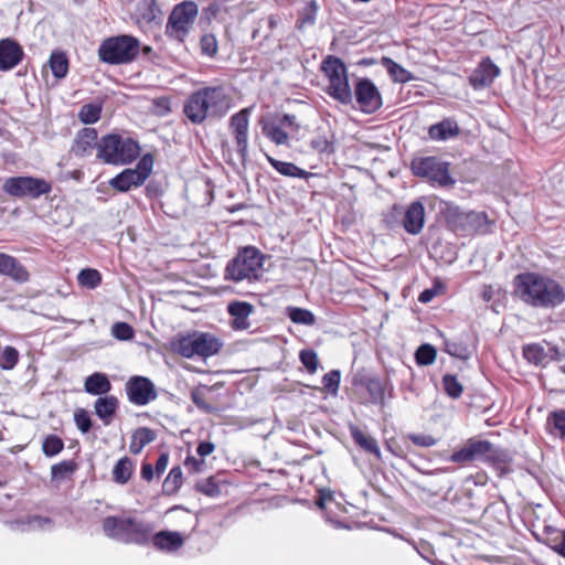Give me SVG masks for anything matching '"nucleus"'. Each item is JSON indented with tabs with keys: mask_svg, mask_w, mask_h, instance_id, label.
<instances>
[{
	"mask_svg": "<svg viewBox=\"0 0 565 565\" xmlns=\"http://www.w3.org/2000/svg\"><path fill=\"white\" fill-rule=\"evenodd\" d=\"M232 108V97L222 86H204L192 92L183 103V113L193 125L221 120Z\"/></svg>",
	"mask_w": 565,
	"mask_h": 565,
	"instance_id": "nucleus-1",
	"label": "nucleus"
},
{
	"mask_svg": "<svg viewBox=\"0 0 565 565\" xmlns=\"http://www.w3.org/2000/svg\"><path fill=\"white\" fill-rule=\"evenodd\" d=\"M154 525L137 518L108 515L103 520L104 534L124 544L147 545Z\"/></svg>",
	"mask_w": 565,
	"mask_h": 565,
	"instance_id": "nucleus-2",
	"label": "nucleus"
},
{
	"mask_svg": "<svg viewBox=\"0 0 565 565\" xmlns=\"http://www.w3.org/2000/svg\"><path fill=\"white\" fill-rule=\"evenodd\" d=\"M441 213L446 226L457 236L484 235L490 231L491 222L486 212L465 211L451 202H445Z\"/></svg>",
	"mask_w": 565,
	"mask_h": 565,
	"instance_id": "nucleus-3",
	"label": "nucleus"
},
{
	"mask_svg": "<svg viewBox=\"0 0 565 565\" xmlns=\"http://www.w3.org/2000/svg\"><path fill=\"white\" fill-rule=\"evenodd\" d=\"M140 145L131 137L119 134H108L99 139L96 157L106 164L125 166L134 162L140 156Z\"/></svg>",
	"mask_w": 565,
	"mask_h": 565,
	"instance_id": "nucleus-4",
	"label": "nucleus"
},
{
	"mask_svg": "<svg viewBox=\"0 0 565 565\" xmlns=\"http://www.w3.org/2000/svg\"><path fill=\"white\" fill-rule=\"evenodd\" d=\"M97 54L108 65L130 64L140 54V41L130 34L113 35L102 41Z\"/></svg>",
	"mask_w": 565,
	"mask_h": 565,
	"instance_id": "nucleus-5",
	"label": "nucleus"
},
{
	"mask_svg": "<svg viewBox=\"0 0 565 565\" xmlns=\"http://www.w3.org/2000/svg\"><path fill=\"white\" fill-rule=\"evenodd\" d=\"M265 255L254 246L238 250L225 268V279L233 281L258 280L263 276Z\"/></svg>",
	"mask_w": 565,
	"mask_h": 565,
	"instance_id": "nucleus-6",
	"label": "nucleus"
},
{
	"mask_svg": "<svg viewBox=\"0 0 565 565\" xmlns=\"http://www.w3.org/2000/svg\"><path fill=\"white\" fill-rule=\"evenodd\" d=\"M320 71L329 82L326 93L342 105H351L353 94L345 63L338 56L327 55L320 63Z\"/></svg>",
	"mask_w": 565,
	"mask_h": 565,
	"instance_id": "nucleus-7",
	"label": "nucleus"
},
{
	"mask_svg": "<svg viewBox=\"0 0 565 565\" xmlns=\"http://www.w3.org/2000/svg\"><path fill=\"white\" fill-rule=\"evenodd\" d=\"M222 347L223 342L216 335L200 331L179 335L172 342L173 351L186 359L213 356L221 351Z\"/></svg>",
	"mask_w": 565,
	"mask_h": 565,
	"instance_id": "nucleus-8",
	"label": "nucleus"
},
{
	"mask_svg": "<svg viewBox=\"0 0 565 565\" xmlns=\"http://www.w3.org/2000/svg\"><path fill=\"white\" fill-rule=\"evenodd\" d=\"M412 173L425 179L431 185L441 188L455 184V179L450 174V164L438 157H418L411 162Z\"/></svg>",
	"mask_w": 565,
	"mask_h": 565,
	"instance_id": "nucleus-9",
	"label": "nucleus"
},
{
	"mask_svg": "<svg viewBox=\"0 0 565 565\" xmlns=\"http://www.w3.org/2000/svg\"><path fill=\"white\" fill-rule=\"evenodd\" d=\"M199 13V8L193 1H183L171 11L167 24L166 35L178 42H184L192 29Z\"/></svg>",
	"mask_w": 565,
	"mask_h": 565,
	"instance_id": "nucleus-10",
	"label": "nucleus"
},
{
	"mask_svg": "<svg viewBox=\"0 0 565 565\" xmlns=\"http://www.w3.org/2000/svg\"><path fill=\"white\" fill-rule=\"evenodd\" d=\"M2 190L13 198L36 200L51 193L52 183L31 175L10 177L6 179Z\"/></svg>",
	"mask_w": 565,
	"mask_h": 565,
	"instance_id": "nucleus-11",
	"label": "nucleus"
},
{
	"mask_svg": "<svg viewBox=\"0 0 565 565\" xmlns=\"http://www.w3.org/2000/svg\"><path fill=\"white\" fill-rule=\"evenodd\" d=\"M565 301V289L555 279L532 275V306L552 309Z\"/></svg>",
	"mask_w": 565,
	"mask_h": 565,
	"instance_id": "nucleus-12",
	"label": "nucleus"
},
{
	"mask_svg": "<svg viewBox=\"0 0 565 565\" xmlns=\"http://www.w3.org/2000/svg\"><path fill=\"white\" fill-rule=\"evenodd\" d=\"M153 168V157L151 153L143 154L138 161L136 168H127L116 174L108 181L110 188L118 192H128L132 188H138L145 183L151 174Z\"/></svg>",
	"mask_w": 565,
	"mask_h": 565,
	"instance_id": "nucleus-13",
	"label": "nucleus"
},
{
	"mask_svg": "<svg viewBox=\"0 0 565 565\" xmlns=\"http://www.w3.org/2000/svg\"><path fill=\"white\" fill-rule=\"evenodd\" d=\"M352 384L364 387L369 394V403L380 407L386 406L395 396L394 385L388 377L358 374L353 377Z\"/></svg>",
	"mask_w": 565,
	"mask_h": 565,
	"instance_id": "nucleus-14",
	"label": "nucleus"
},
{
	"mask_svg": "<svg viewBox=\"0 0 565 565\" xmlns=\"http://www.w3.org/2000/svg\"><path fill=\"white\" fill-rule=\"evenodd\" d=\"M252 107H246L233 114L228 120V128L234 137L236 150L242 162L248 156V128Z\"/></svg>",
	"mask_w": 565,
	"mask_h": 565,
	"instance_id": "nucleus-15",
	"label": "nucleus"
},
{
	"mask_svg": "<svg viewBox=\"0 0 565 565\" xmlns=\"http://www.w3.org/2000/svg\"><path fill=\"white\" fill-rule=\"evenodd\" d=\"M354 98L359 109L364 114H374L383 105L382 95L370 78H359L354 84Z\"/></svg>",
	"mask_w": 565,
	"mask_h": 565,
	"instance_id": "nucleus-16",
	"label": "nucleus"
},
{
	"mask_svg": "<svg viewBox=\"0 0 565 565\" xmlns=\"http://www.w3.org/2000/svg\"><path fill=\"white\" fill-rule=\"evenodd\" d=\"M125 390L129 402L138 406H145L158 396L153 382L141 375L131 376L127 381Z\"/></svg>",
	"mask_w": 565,
	"mask_h": 565,
	"instance_id": "nucleus-17",
	"label": "nucleus"
},
{
	"mask_svg": "<svg viewBox=\"0 0 565 565\" xmlns=\"http://www.w3.org/2000/svg\"><path fill=\"white\" fill-rule=\"evenodd\" d=\"M98 147L99 139L97 130L95 128L85 127L76 132L71 146V153L75 157L84 158L90 156L94 149L98 151Z\"/></svg>",
	"mask_w": 565,
	"mask_h": 565,
	"instance_id": "nucleus-18",
	"label": "nucleus"
},
{
	"mask_svg": "<svg viewBox=\"0 0 565 565\" xmlns=\"http://www.w3.org/2000/svg\"><path fill=\"white\" fill-rule=\"evenodd\" d=\"M22 46L13 39L0 40V71L7 72L14 68L23 58Z\"/></svg>",
	"mask_w": 565,
	"mask_h": 565,
	"instance_id": "nucleus-19",
	"label": "nucleus"
},
{
	"mask_svg": "<svg viewBox=\"0 0 565 565\" xmlns=\"http://www.w3.org/2000/svg\"><path fill=\"white\" fill-rule=\"evenodd\" d=\"M425 224V206L420 201L412 202L406 209L403 207V228L411 235L422 232Z\"/></svg>",
	"mask_w": 565,
	"mask_h": 565,
	"instance_id": "nucleus-20",
	"label": "nucleus"
},
{
	"mask_svg": "<svg viewBox=\"0 0 565 565\" xmlns=\"http://www.w3.org/2000/svg\"><path fill=\"white\" fill-rule=\"evenodd\" d=\"M500 74L499 67L489 58H483L469 76V83L475 89L490 86Z\"/></svg>",
	"mask_w": 565,
	"mask_h": 565,
	"instance_id": "nucleus-21",
	"label": "nucleus"
},
{
	"mask_svg": "<svg viewBox=\"0 0 565 565\" xmlns=\"http://www.w3.org/2000/svg\"><path fill=\"white\" fill-rule=\"evenodd\" d=\"M0 275L8 276L18 284H25L30 280L26 267L15 257L6 253H0Z\"/></svg>",
	"mask_w": 565,
	"mask_h": 565,
	"instance_id": "nucleus-22",
	"label": "nucleus"
},
{
	"mask_svg": "<svg viewBox=\"0 0 565 565\" xmlns=\"http://www.w3.org/2000/svg\"><path fill=\"white\" fill-rule=\"evenodd\" d=\"M532 535L539 542L550 546L553 551L565 557V531L551 525H544L542 530L532 531Z\"/></svg>",
	"mask_w": 565,
	"mask_h": 565,
	"instance_id": "nucleus-23",
	"label": "nucleus"
},
{
	"mask_svg": "<svg viewBox=\"0 0 565 565\" xmlns=\"http://www.w3.org/2000/svg\"><path fill=\"white\" fill-rule=\"evenodd\" d=\"M227 312L233 318V330H246L250 327L248 318L254 312V306L247 301L235 300L227 305Z\"/></svg>",
	"mask_w": 565,
	"mask_h": 565,
	"instance_id": "nucleus-24",
	"label": "nucleus"
},
{
	"mask_svg": "<svg viewBox=\"0 0 565 565\" xmlns=\"http://www.w3.org/2000/svg\"><path fill=\"white\" fill-rule=\"evenodd\" d=\"M460 128L457 121L452 118H445L441 121L434 124L428 129V136L436 141H445L450 138L458 137Z\"/></svg>",
	"mask_w": 565,
	"mask_h": 565,
	"instance_id": "nucleus-25",
	"label": "nucleus"
},
{
	"mask_svg": "<svg viewBox=\"0 0 565 565\" xmlns=\"http://www.w3.org/2000/svg\"><path fill=\"white\" fill-rule=\"evenodd\" d=\"M119 407V401L114 395L100 396L95 401V414L105 426L111 424L114 416Z\"/></svg>",
	"mask_w": 565,
	"mask_h": 565,
	"instance_id": "nucleus-26",
	"label": "nucleus"
},
{
	"mask_svg": "<svg viewBox=\"0 0 565 565\" xmlns=\"http://www.w3.org/2000/svg\"><path fill=\"white\" fill-rule=\"evenodd\" d=\"M150 542L158 550L174 552L183 545V537L179 532L160 531L152 533Z\"/></svg>",
	"mask_w": 565,
	"mask_h": 565,
	"instance_id": "nucleus-27",
	"label": "nucleus"
},
{
	"mask_svg": "<svg viewBox=\"0 0 565 565\" xmlns=\"http://www.w3.org/2000/svg\"><path fill=\"white\" fill-rule=\"evenodd\" d=\"M84 390L90 395L102 396L111 391V383L107 374L95 372L87 376L84 382Z\"/></svg>",
	"mask_w": 565,
	"mask_h": 565,
	"instance_id": "nucleus-28",
	"label": "nucleus"
},
{
	"mask_svg": "<svg viewBox=\"0 0 565 565\" xmlns=\"http://www.w3.org/2000/svg\"><path fill=\"white\" fill-rule=\"evenodd\" d=\"M269 164L281 175L289 178H298L308 180L309 178L315 177L316 174L312 172H308L292 162L280 161L270 156H266Z\"/></svg>",
	"mask_w": 565,
	"mask_h": 565,
	"instance_id": "nucleus-29",
	"label": "nucleus"
},
{
	"mask_svg": "<svg viewBox=\"0 0 565 565\" xmlns=\"http://www.w3.org/2000/svg\"><path fill=\"white\" fill-rule=\"evenodd\" d=\"M511 461L512 459L507 450L491 443V450L488 452L484 462L493 466L501 475H505L512 471Z\"/></svg>",
	"mask_w": 565,
	"mask_h": 565,
	"instance_id": "nucleus-30",
	"label": "nucleus"
},
{
	"mask_svg": "<svg viewBox=\"0 0 565 565\" xmlns=\"http://www.w3.org/2000/svg\"><path fill=\"white\" fill-rule=\"evenodd\" d=\"M157 438V434L149 427H139L134 430L129 444V451L139 455L142 449Z\"/></svg>",
	"mask_w": 565,
	"mask_h": 565,
	"instance_id": "nucleus-31",
	"label": "nucleus"
},
{
	"mask_svg": "<svg viewBox=\"0 0 565 565\" xmlns=\"http://www.w3.org/2000/svg\"><path fill=\"white\" fill-rule=\"evenodd\" d=\"M350 435L353 441L363 450L373 454L377 459L381 458V450L374 437L365 435L359 427L351 426Z\"/></svg>",
	"mask_w": 565,
	"mask_h": 565,
	"instance_id": "nucleus-32",
	"label": "nucleus"
},
{
	"mask_svg": "<svg viewBox=\"0 0 565 565\" xmlns=\"http://www.w3.org/2000/svg\"><path fill=\"white\" fill-rule=\"evenodd\" d=\"M161 11L157 4V0H140L136 4L135 15L138 22L151 23Z\"/></svg>",
	"mask_w": 565,
	"mask_h": 565,
	"instance_id": "nucleus-33",
	"label": "nucleus"
},
{
	"mask_svg": "<svg viewBox=\"0 0 565 565\" xmlns=\"http://www.w3.org/2000/svg\"><path fill=\"white\" fill-rule=\"evenodd\" d=\"M24 531H49L54 526L51 518L41 515H28L15 522Z\"/></svg>",
	"mask_w": 565,
	"mask_h": 565,
	"instance_id": "nucleus-34",
	"label": "nucleus"
},
{
	"mask_svg": "<svg viewBox=\"0 0 565 565\" xmlns=\"http://www.w3.org/2000/svg\"><path fill=\"white\" fill-rule=\"evenodd\" d=\"M309 146L317 153L332 154L335 151L334 135H317L310 139Z\"/></svg>",
	"mask_w": 565,
	"mask_h": 565,
	"instance_id": "nucleus-35",
	"label": "nucleus"
},
{
	"mask_svg": "<svg viewBox=\"0 0 565 565\" xmlns=\"http://www.w3.org/2000/svg\"><path fill=\"white\" fill-rule=\"evenodd\" d=\"M49 64L54 77L61 79L67 75L68 72V58L62 51L52 52Z\"/></svg>",
	"mask_w": 565,
	"mask_h": 565,
	"instance_id": "nucleus-36",
	"label": "nucleus"
},
{
	"mask_svg": "<svg viewBox=\"0 0 565 565\" xmlns=\"http://www.w3.org/2000/svg\"><path fill=\"white\" fill-rule=\"evenodd\" d=\"M382 65L385 66L386 71L388 72L394 82L407 83L413 78L411 72L405 70L402 65H399L390 57H383Z\"/></svg>",
	"mask_w": 565,
	"mask_h": 565,
	"instance_id": "nucleus-37",
	"label": "nucleus"
},
{
	"mask_svg": "<svg viewBox=\"0 0 565 565\" xmlns=\"http://www.w3.org/2000/svg\"><path fill=\"white\" fill-rule=\"evenodd\" d=\"M183 483L182 470L179 466L173 467L166 477L162 484V492L166 495L175 494Z\"/></svg>",
	"mask_w": 565,
	"mask_h": 565,
	"instance_id": "nucleus-38",
	"label": "nucleus"
},
{
	"mask_svg": "<svg viewBox=\"0 0 565 565\" xmlns=\"http://www.w3.org/2000/svg\"><path fill=\"white\" fill-rule=\"evenodd\" d=\"M132 461L128 457L120 458L113 469V479L119 484H125L129 481L132 473Z\"/></svg>",
	"mask_w": 565,
	"mask_h": 565,
	"instance_id": "nucleus-39",
	"label": "nucleus"
},
{
	"mask_svg": "<svg viewBox=\"0 0 565 565\" xmlns=\"http://www.w3.org/2000/svg\"><path fill=\"white\" fill-rule=\"evenodd\" d=\"M286 315L297 324L312 326L316 322V317L309 309L288 306L286 308Z\"/></svg>",
	"mask_w": 565,
	"mask_h": 565,
	"instance_id": "nucleus-40",
	"label": "nucleus"
},
{
	"mask_svg": "<svg viewBox=\"0 0 565 565\" xmlns=\"http://www.w3.org/2000/svg\"><path fill=\"white\" fill-rule=\"evenodd\" d=\"M513 296L530 303V273H521L513 279Z\"/></svg>",
	"mask_w": 565,
	"mask_h": 565,
	"instance_id": "nucleus-41",
	"label": "nucleus"
},
{
	"mask_svg": "<svg viewBox=\"0 0 565 565\" xmlns=\"http://www.w3.org/2000/svg\"><path fill=\"white\" fill-rule=\"evenodd\" d=\"M317 11V2L315 0L308 2L307 6L298 14L296 28L298 30H303L308 25H313L316 23Z\"/></svg>",
	"mask_w": 565,
	"mask_h": 565,
	"instance_id": "nucleus-42",
	"label": "nucleus"
},
{
	"mask_svg": "<svg viewBox=\"0 0 565 565\" xmlns=\"http://www.w3.org/2000/svg\"><path fill=\"white\" fill-rule=\"evenodd\" d=\"M444 351L449 355L458 358L460 360H468L471 356V350L462 341H451L445 339Z\"/></svg>",
	"mask_w": 565,
	"mask_h": 565,
	"instance_id": "nucleus-43",
	"label": "nucleus"
},
{
	"mask_svg": "<svg viewBox=\"0 0 565 565\" xmlns=\"http://www.w3.org/2000/svg\"><path fill=\"white\" fill-rule=\"evenodd\" d=\"M437 350L429 343H424L415 351V361L419 366H427L435 362Z\"/></svg>",
	"mask_w": 565,
	"mask_h": 565,
	"instance_id": "nucleus-44",
	"label": "nucleus"
},
{
	"mask_svg": "<svg viewBox=\"0 0 565 565\" xmlns=\"http://www.w3.org/2000/svg\"><path fill=\"white\" fill-rule=\"evenodd\" d=\"M64 449V441L61 437L50 434L42 441V451L45 457L52 458Z\"/></svg>",
	"mask_w": 565,
	"mask_h": 565,
	"instance_id": "nucleus-45",
	"label": "nucleus"
},
{
	"mask_svg": "<svg viewBox=\"0 0 565 565\" xmlns=\"http://www.w3.org/2000/svg\"><path fill=\"white\" fill-rule=\"evenodd\" d=\"M102 106L98 104H85L78 111V119L86 125L95 124L100 119Z\"/></svg>",
	"mask_w": 565,
	"mask_h": 565,
	"instance_id": "nucleus-46",
	"label": "nucleus"
},
{
	"mask_svg": "<svg viewBox=\"0 0 565 565\" xmlns=\"http://www.w3.org/2000/svg\"><path fill=\"white\" fill-rule=\"evenodd\" d=\"M77 469V463L74 460H63L51 467L52 479L63 480L70 477Z\"/></svg>",
	"mask_w": 565,
	"mask_h": 565,
	"instance_id": "nucleus-47",
	"label": "nucleus"
},
{
	"mask_svg": "<svg viewBox=\"0 0 565 565\" xmlns=\"http://www.w3.org/2000/svg\"><path fill=\"white\" fill-rule=\"evenodd\" d=\"M77 279L81 286L94 289L100 285L102 275L97 269L85 268L79 271Z\"/></svg>",
	"mask_w": 565,
	"mask_h": 565,
	"instance_id": "nucleus-48",
	"label": "nucleus"
},
{
	"mask_svg": "<svg viewBox=\"0 0 565 565\" xmlns=\"http://www.w3.org/2000/svg\"><path fill=\"white\" fill-rule=\"evenodd\" d=\"M445 393L456 399L459 398L463 392L462 384L458 381L456 375L445 374L441 379Z\"/></svg>",
	"mask_w": 565,
	"mask_h": 565,
	"instance_id": "nucleus-49",
	"label": "nucleus"
},
{
	"mask_svg": "<svg viewBox=\"0 0 565 565\" xmlns=\"http://www.w3.org/2000/svg\"><path fill=\"white\" fill-rule=\"evenodd\" d=\"M467 444L471 450L473 460L486 461L488 452L491 450V443L488 440H480L470 438Z\"/></svg>",
	"mask_w": 565,
	"mask_h": 565,
	"instance_id": "nucleus-50",
	"label": "nucleus"
},
{
	"mask_svg": "<svg viewBox=\"0 0 565 565\" xmlns=\"http://www.w3.org/2000/svg\"><path fill=\"white\" fill-rule=\"evenodd\" d=\"M263 134L276 145H287L288 134L275 124H265Z\"/></svg>",
	"mask_w": 565,
	"mask_h": 565,
	"instance_id": "nucleus-51",
	"label": "nucleus"
},
{
	"mask_svg": "<svg viewBox=\"0 0 565 565\" xmlns=\"http://www.w3.org/2000/svg\"><path fill=\"white\" fill-rule=\"evenodd\" d=\"M19 362V351L14 347L7 345L0 352V367L12 370Z\"/></svg>",
	"mask_w": 565,
	"mask_h": 565,
	"instance_id": "nucleus-52",
	"label": "nucleus"
},
{
	"mask_svg": "<svg viewBox=\"0 0 565 565\" xmlns=\"http://www.w3.org/2000/svg\"><path fill=\"white\" fill-rule=\"evenodd\" d=\"M195 490L207 497L215 498L221 494V489L214 477L198 481L194 486Z\"/></svg>",
	"mask_w": 565,
	"mask_h": 565,
	"instance_id": "nucleus-53",
	"label": "nucleus"
},
{
	"mask_svg": "<svg viewBox=\"0 0 565 565\" xmlns=\"http://www.w3.org/2000/svg\"><path fill=\"white\" fill-rule=\"evenodd\" d=\"M299 360L306 367L308 373L313 374L317 372L319 366L318 354L312 349H303L299 352Z\"/></svg>",
	"mask_w": 565,
	"mask_h": 565,
	"instance_id": "nucleus-54",
	"label": "nucleus"
},
{
	"mask_svg": "<svg viewBox=\"0 0 565 565\" xmlns=\"http://www.w3.org/2000/svg\"><path fill=\"white\" fill-rule=\"evenodd\" d=\"M341 381V372L339 370H331L322 376V385L324 390L331 394L337 395Z\"/></svg>",
	"mask_w": 565,
	"mask_h": 565,
	"instance_id": "nucleus-55",
	"label": "nucleus"
},
{
	"mask_svg": "<svg viewBox=\"0 0 565 565\" xmlns=\"http://www.w3.org/2000/svg\"><path fill=\"white\" fill-rule=\"evenodd\" d=\"M384 223L386 227L394 230L403 226V206L394 204L391 210L384 215Z\"/></svg>",
	"mask_w": 565,
	"mask_h": 565,
	"instance_id": "nucleus-56",
	"label": "nucleus"
},
{
	"mask_svg": "<svg viewBox=\"0 0 565 565\" xmlns=\"http://www.w3.org/2000/svg\"><path fill=\"white\" fill-rule=\"evenodd\" d=\"M200 47L203 55L213 57L217 53V40L214 34H204L200 40Z\"/></svg>",
	"mask_w": 565,
	"mask_h": 565,
	"instance_id": "nucleus-57",
	"label": "nucleus"
},
{
	"mask_svg": "<svg viewBox=\"0 0 565 565\" xmlns=\"http://www.w3.org/2000/svg\"><path fill=\"white\" fill-rule=\"evenodd\" d=\"M471 454L472 452L468 444L466 443L460 449L454 451L448 460L451 462L466 466L475 461Z\"/></svg>",
	"mask_w": 565,
	"mask_h": 565,
	"instance_id": "nucleus-58",
	"label": "nucleus"
},
{
	"mask_svg": "<svg viewBox=\"0 0 565 565\" xmlns=\"http://www.w3.org/2000/svg\"><path fill=\"white\" fill-rule=\"evenodd\" d=\"M111 334L118 340L127 341L134 338V329L127 322H116L111 327Z\"/></svg>",
	"mask_w": 565,
	"mask_h": 565,
	"instance_id": "nucleus-59",
	"label": "nucleus"
},
{
	"mask_svg": "<svg viewBox=\"0 0 565 565\" xmlns=\"http://www.w3.org/2000/svg\"><path fill=\"white\" fill-rule=\"evenodd\" d=\"M74 420L76 427L83 433L86 434L92 429L93 423L92 418L87 411L81 408L74 413Z\"/></svg>",
	"mask_w": 565,
	"mask_h": 565,
	"instance_id": "nucleus-60",
	"label": "nucleus"
},
{
	"mask_svg": "<svg viewBox=\"0 0 565 565\" xmlns=\"http://www.w3.org/2000/svg\"><path fill=\"white\" fill-rule=\"evenodd\" d=\"M408 439L415 446L423 447V448L433 447V446L437 445V443L439 441V438H436L435 436L429 435V434H409Z\"/></svg>",
	"mask_w": 565,
	"mask_h": 565,
	"instance_id": "nucleus-61",
	"label": "nucleus"
},
{
	"mask_svg": "<svg viewBox=\"0 0 565 565\" xmlns=\"http://www.w3.org/2000/svg\"><path fill=\"white\" fill-rule=\"evenodd\" d=\"M552 349H547L541 344H532V363L544 364L551 356Z\"/></svg>",
	"mask_w": 565,
	"mask_h": 565,
	"instance_id": "nucleus-62",
	"label": "nucleus"
},
{
	"mask_svg": "<svg viewBox=\"0 0 565 565\" xmlns=\"http://www.w3.org/2000/svg\"><path fill=\"white\" fill-rule=\"evenodd\" d=\"M191 401L199 409L206 413L212 412V407L205 402L204 393L200 388L191 391Z\"/></svg>",
	"mask_w": 565,
	"mask_h": 565,
	"instance_id": "nucleus-63",
	"label": "nucleus"
},
{
	"mask_svg": "<svg viewBox=\"0 0 565 565\" xmlns=\"http://www.w3.org/2000/svg\"><path fill=\"white\" fill-rule=\"evenodd\" d=\"M552 424L554 429H556L562 437H565V411L554 413Z\"/></svg>",
	"mask_w": 565,
	"mask_h": 565,
	"instance_id": "nucleus-64",
	"label": "nucleus"
}]
</instances>
